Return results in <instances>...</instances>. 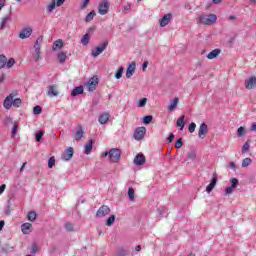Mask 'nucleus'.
Instances as JSON below:
<instances>
[{
  "instance_id": "obj_1",
  "label": "nucleus",
  "mask_w": 256,
  "mask_h": 256,
  "mask_svg": "<svg viewBox=\"0 0 256 256\" xmlns=\"http://www.w3.org/2000/svg\"><path fill=\"white\" fill-rule=\"evenodd\" d=\"M103 157H108L111 163H119L121 159V151L117 148H112L104 152Z\"/></svg>"
},
{
  "instance_id": "obj_2",
  "label": "nucleus",
  "mask_w": 256,
  "mask_h": 256,
  "mask_svg": "<svg viewBox=\"0 0 256 256\" xmlns=\"http://www.w3.org/2000/svg\"><path fill=\"white\" fill-rule=\"evenodd\" d=\"M216 21L217 15L215 14H201L198 17V23H201L202 25H213Z\"/></svg>"
},
{
  "instance_id": "obj_3",
  "label": "nucleus",
  "mask_w": 256,
  "mask_h": 256,
  "mask_svg": "<svg viewBox=\"0 0 256 256\" xmlns=\"http://www.w3.org/2000/svg\"><path fill=\"white\" fill-rule=\"evenodd\" d=\"M109 7H111V3L107 0H102L98 5L99 15H107L109 13Z\"/></svg>"
},
{
  "instance_id": "obj_4",
  "label": "nucleus",
  "mask_w": 256,
  "mask_h": 256,
  "mask_svg": "<svg viewBox=\"0 0 256 256\" xmlns=\"http://www.w3.org/2000/svg\"><path fill=\"white\" fill-rule=\"evenodd\" d=\"M107 45H109V42H103L100 46H97L95 49L91 51L92 57H99L105 49H107Z\"/></svg>"
},
{
  "instance_id": "obj_5",
  "label": "nucleus",
  "mask_w": 256,
  "mask_h": 256,
  "mask_svg": "<svg viewBox=\"0 0 256 256\" xmlns=\"http://www.w3.org/2000/svg\"><path fill=\"white\" fill-rule=\"evenodd\" d=\"M97 85H99V79L92 77L89 79L88 83L85 84V87H87L88 91L91 93L97 89Z\"/></svg>"
},
{
  "instance_id": "obj_6",
  "label": "nucleus",
  "mask_w": 256,
  "mask_h": 256,
  "mask_svg": "<svg viewBox=\"0 0 256 256\" xmlns=\"http://www.w3.org/2000/svg\"><path fill=\"white\" fill-rule=\"evenodd\" d=\"M109 213H111V208H109L107 205H102L96 212V217L101 219L103 217H107Z\"/></svg>"
},
{
  "instance_id": "obj_7",
  "label": "nucleus",
  "mask_w": 256,
  "mask_h": 256,
  "mask_svg": "<svg viewBox=\"0 0 256 256\" xmlns=\"http://www.w3.org/2000/svg\"><path fill=\"white\" fill-rule=\"evenodd\" d=\"M33 35V28L31 26L23 28L19 33L20 39H29V37Z\"/></svg>"
},
{
  "instance_id": "obj_8",
  "label": "nucleus",
  "mask_w": 256,
  "mask_h": 256,
  "mask_svg": "<svg viewBox=\"0 0 256 256\" xmlns=\"http://www.w3.org/2000/svg\"><path fill=\"white\" fill-rule=\"evenodd\" d=\"M147 129L145 127H138L134 132V139L136 141H141L145 137Z\"/></svg>"
},
{
  "instance_id": "obj_9",
  "label": "nucleus",
  "mask_w": 256,
  "mask_h": 256,
  "mask_svg": "<svg viewBox=\"0 0 256 256\" xmlns=\"http://www.w3.org/2000/svg\"><path fill=\"white\" fill-rule=\"evenodd\" d=\"M231 186H228L225 189V193L226 195H231V193H233V191H235V189H237V185H239V180L237 178H232L230 180Z\"/></svg>"
},
{
  "instance_id": "obj_10",
  "label": "nucleus",
  "mask_w": 256,
  "mask_h": 256,
  "mask_svg": "<svg viewBox=\"0 0 256 256\" xmlns=\"http://www.w3.org/2000/svg\"><path fill=\"white\" fill-rule=\"evenodd\" d=\"M15 97V94L11 93L10 95H8L3 102V107L4 109H11V107H13V98Z\"/></svg>"
},
{
  "instance_id": "obj_11",
  "label": "nucleus",
  "mask_w": 256,
  "mask_h": 256,
  "mask_svg": "<svg viewBox=\"0 0 256 256\" xmlns=\"http://www.w3.org/2000/svg\"><path fill=\"white\" fill-rule=\"evenodd\" d=\"M171 19H173V15L171 13L165 14L160 20V27H167L168 23H171Z\"/></svg>"
},
{
  "instance_id": "obj_12",
  "label": "nucleus",
  "mask_w": 256,
  "mask_h": 256,
  "mask_svg": "<svg viewBox=\"0 0 256 256\" xmlns=\"http://www.w3.org/2000/svg\"><path fill=\"white\" fill-rule=\"evenodd\" d=\"M48 97H57L59 95V89L57 88V85L52 84L48 87L47 92Z\"/></svg>"
},
{
  "instance_id": "obj_13",
  "label": "nucleus",
  "mask_w": 256,
  "mask_h": 256,
  "mask_svg": "<svg viewBox=\"0 0 256 256\" xmlns=\"http://www.w3.org/2000/svg\"><path fill=\"white\" fill-rule=\"evenodd\" d=\"M137 67V65L135 64V62H131L126 70V78L127 79H131V77H133V75L135 74V68Z\"/></svg>"
},
{
  "instance_id": "obj_14",
  "label": "nucleus",
  "mask_w": 256,
  "mask_h": 256,
  "mask_svg": "<svg viewBox=\"0 0 256 256\" xmlns=\"http://www.w3.org/2000/svg\"><path fill=\"white\" fill-rule=\"evenodd\" d=\"M73 153V147L66 149L65 153L62 154L63 161H71V159H73Z\"/></svg>"
},
{
  "instance_id": "obj_15",
  "label": "nucleus",
  "mask_w": 256,
  "mask_h": 256,
  "mask_svg": "<svg viewBox=\"0 0 256 256\" xmlns=\"http://www.w3.org/2000/svg\"><path fill=\"white\" fill-rule=\"evenodd\" d=\"M109 119H111V115L107 112H104L99 116L98 122L100 123V125H105L109 123Z\"/></svg>"
},
{
  "instance_id": "obj_16",
  "label": "nucleus",
  "mask_w": 256,
  "mask_h": 256,
  "mask_svg": "<svg viewBox=\"0 0 256 256\" xmlns=\"http://www.w3.org/2000/svg\"><path fill=\"white\" fill-rule=\"evenodd\" d=\"M245 87L248 90L253 89L254 87H256V77L252 76L249 79L245 80Z\"/></svg>"
},
{
  "instance_id": "obj_17",
  "label": "nucleus",
  "mask_w": 256,
  "mask_h": 256,
  "mask_svg": "<svg viewBox=\"0 0 256 256\" xmlns=\"http://www.w3.org/2000/svg\"><path fill=\"white\" fill-rule=\"evenodd\" d=\"M145 155L143 154H138L136 155V157L134 158V165H137V166H141V165H145Z\"/></svg>"
},
{
  "instance_id": "obj_18",
  "label": "nucleus",
  "mask_w": 256,
  "mask_h": 256,
  "mask_svg": "<svg viewBox=\"0 0 256 256\" xmlns=\"http://www.w3.org/2000/svg\"><path fill=\"white\" fill-rule=\"evenodd\" d=\"M207 131H208L207 124L202 123L199 127L198 137L200 139H205V135H206Z\"/></svg>"
},
{
  "instance_id": "obj_19",
  "label": "nucleus",
  "mask_w": 256,
  "mask_h": 256,
  "mask_svg": "<svg viewBox=\"0 0 256 256\" xmlns=\"http://www.w3.org/2000/svg\"><path fill=\"white\" fill-rule=\"evenodd\" d=\"M220 55H221V49L216 48L208 53L207 59L209 60L217 59V57H219Z\"/></svg>"
},
{
  "instance_id": "obj_20",
  "label": "nucleus",
  "mask_w": 256,
  "mask_h": 256,
  "mask_svg": "<svg viewBox=\"0 0 256 256\" xmlns=\"http://www.w3.org/2000/svg\"><path fill=\"white\" fill-rule=\"evenodd\" d=\"M32 227H33V225L31 223L26 222L21 225V231L24 235H29V233H31Z\"/></svg>"
},
{
  "instance_id": "obj_21",
  "label": "nucleus",
  "mask_w": 256,
  "mask_h": 256,
  "mask_svg": "<svg viewBox=\"0 0 256 256\" xmlns=\"http://www.w3.org/2000/svg\"><path fill=\"white\" fill-rule=\"evenodd\" d=\"M83 126L79 125L77 128H76V132L74 134V139L76 141H81V139H83Z\"/></svg>"
},
{
  "instance_id": "obj_22",
  "label": "nucleus",
  "mask_w": 256,
  "mask_h": 256,
  "mask_svg": "<svg viewBox=\"0 0 256 256\" xmlns=\"http://www.w3.org/2000/svg\"><path fill=\"white\" fill-rule=\"evenodd\" d=\"M11 19H12L11 13L7 14L6 16H4L2 18L1 23H0V29H5L7 27V23H9V21H11Z\"/></svg>"
},
{
  "instance_id": "obj_23",
  "label": "nucleus",
  "mask_w": 256,
  "mask_h": 256,
  "mask_svg": "<svg viewBox=\"0 0 256 256\" xmlns=\"http://www.w3.org/2000/svg\"><path fill=\"white\" fill-rule=\"evenodd\" d=\"M91 151H93V140H89L84 146L85 155H90Z\"/></svg>"
},
{
  "instance_id": "obj_24",
  "label": "nucleus",
  "mask_w": 256,
  "mask_h": 256,
  "mask_svg": "<svg viewBox=\"0 0 256 256\" xmlns=\"http://www.w3.org/2000/svg\"><path fill=\"white\" fill-rule=\"evenodd\" d=\"M215 185H217V177L213 176L210 184L206 187V192L209 194L213 189H215Z\"/></svg>"
},
{
  "instance_id": "obj_25",
  "label": "nucleus",
  "mask_w": 256,
  "mask_h": 256,
  "mask_svg": "<svg viewBox=\"0 0 256 256\" xmlns=\"http://www.w3.org/2000/svg\"><path fill=\"white\" fill-rule=\"evenodd\" d=\"M177 105H179V98L172 99L170 101V105L168 106V111H175Z\"/></svg>"
},
{
  "instance_id": "obj_26",
  "label": "nucleus",
  "mask_w": 256,
  "mask_h": 256,
  "mask_svg": "<svg viewBox=\"0 0 256 256\" xmlns=\"http://www.w3.org/2000/svg\"><path fill=\"white\" fill-rule=\"evenodd\" d=\"M58 49H63V40L58 39L53 43L52 50L58 51Z\"/></svg>"
},
{
  "instance_id": "obj_27",
  "label": "nucleus",
  "mask_w": 256,
  "mask_h": 256,
  "mask_svg": "<svg viewBox=\"0 0 256 256\" xmlns=\"http://www.w3.org/2000/svg\"><path fill=\"white\" fill-rule=\"evenodd\" d=\"M72 97H77V95H83V86L75 87L71 92Z\"/></svg>"
},
{
  "instance_id": "obj_28",
  "label": "nucleus",
  "mask_w": 256,
  "mask_h": 256,
  "mask_svg": "<svg viewBox=\"0 0 256 256\" xmlns=\"http://www.w3.org/2000/svg\"><path fill=\"white\" fill-rule=\"evenodd\" d=\"M176 126L180 127V131H183V128L185 127V116L182 115L176 122Z\"/></svg>"
},
{
  "instance_id": "obj_29",
  "label": "nucleus",
  "mask_w": 256,
  "mask_h": 256,
  "mask_svg": "<svg viewBox=\"0 0 256 256\" xmlns=\"http://www.w3.org/2000/svg\"><path fill=\"white\" fill-rule=\"evenodd\" d=\"M41 43H43V37L37 38L35 44H34V51H41Z\"/></svg>"
},
{
  "instance_id": "obj_30",
  "label": "nucleus",
  "mask_w": 256,
  "mask_h": 256,
  "mask_svg": "<svg viewBox=\"0 0 256 256\" xmlns=\"http://www.w3.org/2000/svg\"><path fill=\"white\" fill-rule=\"evenodd\" d=\"M59 63H65L67 61V53L66 52H59L58 55Z\"/></svg>"
},
{
  "instance_id": "obj_31",
  "label": "nucleus",
  "mask_w": 256,
  "mask_h": 256,
  "mask_svg": "<svg viewBox=\"0 0 256 256\" xmlns=\"http://www.w3.org/2000/svg\"><path fill=\"white\" fill-rule=\"evenodd\" d=\"M55 7H57L56 0H52L47 6V13H53V11H55Z\"/></svg>"
},
{
  "instance_id": "obj_32",
  "label": "nucleus",
  "mask_w": 256,
  "mask_h": 256,
  "mask_svg": "<svg viewBox=\"0 0 256 256\" xmlns=\"http://www.w3.org/2000/svg\"><path fill=\"white\" fill-rule=\"evenodd\" d=\"M95 15H97L95 10H92L89 14H87L85 18L86 23H91V20L95 18Z\"/></svg>"
},
{
  "instance_id": "obj_33",
  "label": "nucleus",
  "mask_w": 256,
  "mask_h": 256,
  "mask_svg": "<svg viewBox=\"0 0 256 256\" xmlns=\"http://www.w3.org/2000/svg\"><path fill=\"white\" fill-rule=\"evenodd\" d=\"M90 39H91V38H90L89 34H85V35L82 37V39H81L82 45H84V46L89 45Z\"/></svg>"
},
{
  "instance_id": "obj_34",
  "label": "nucleus",
  "mask_w": 256,
  "mask_h": 256,
  "mask_svg": "<svg viewBox=\"0 0 256 256\" xmlns=\"http://www.w3.org/2000/svg\"><path fill=\"white\" fill-rule=\"evenodd\" d=\"M7 65V56L0 55V69H3Z\"/></svg>"
},
{
  "instance_id": "obj_35",
  "label": "nucleus",
  "mask_w": 256,
  "mask_h": 256,
  "mask_svg": "<svg viewBox=\"0 0 256 256\" xmlns=\"http://www.w3.org/2000/svg\"><path fill=\"white\" fill-rule=\"evenodd\" d=\"M128 197L130 201H135V190L133 188L128 189Z\"/></svg>"
},
{
  "instance_id": "obj_36",
  "label": "nucleus",
  "mask_w": 256,
  "mask_h": 256,
  "mask_svg": "<svg viewBox=\"0 0 256 256\" xmlns=\"http://www.w3.org/2000/svg\"><path fill=\"white\" fill-rule=\"evenodd\" d=\"M37 219V213L35 211H31L28 213V221H35Z\"/></svg>"
},
{
  "instance_id": "obj_37",
  "label": "nucleus",
  "mask_w": 256,
  "mask_h": 256,
  "mask_svg": "<svg viewBox=\"0 0 256 256\" xmlns=\"http://www.w3.org/2000/svg\"><path fill=\"white\" fill-rule=\"evenodd\" d=\"M251 163H253V160H251V158H245L242 161V167H249Z\"/></svg>"
},
{
  "instance_id": "obj_38",
  "label": "nucleus",
  "mask_w": 256,
  "mask_h": 256,
  "mask_svg": "<svg viewBox=\"0 0 256 256\" xmlns=\"http://www.w3.org/2000/svg\"><path fill=\"white\" fill-rule=\"evenodd\" d=\"M123 66H121L120 68H118L117 72L115 73V77L117 79H121L123 77Z\"/></svg>"
},
{
  "instance_id": "obj_39",
  "label": "nucleus",
  "mask_w": 256,
  "mask_h": 256,
  "mask_svg": "<svg viewBox=\"0 0 256 256\" xmlns=\"http://www.w3.org/2000/svg\"><path fill=\"white\" fill-rule=\"evenodd\" d=\"M113 223H115V215H111L107 221H106V225L107 227H111V225H113Z\"/></svg>"
},
{
  "instance_id": "obj_40",
  "label": "nucleus",
  "mask_w": 256,
  "mask_h": 256,
  "mask_svg": "<svg viewBox=\"0 0 256 256\" xmlns=\"http://www.w3.org/2000/svg\"><path fill=\"white\" fill-rule=\"evenodd\" d=\"M15 65V58H10L8 61L6 60V67L7 69H11Z\"/></svg>"
},
{
  "instance_id": "obj_41",
  "label": "nucleus",
  "mask_w": 256,
  "mask_h": 256,
  "mask_svg": "<svg viewBox=\"0 0 256 256\" xmlns=\"http://www.w3.org/2000/svg\"><path fill=\"white\" fill-rule=\"evenodd\" d=\"M22 101H21V98H16L14 100H12V106L13 107H19L20 105H22Z\"/></svg>"
},
{
  "instance_id": "obj_42",
  "label": "nucleus",
  "mask_w": 256,
  "mask_h": 256,
  "mask_svg": "<svg viewBox=\"0 0 256 256\" xmlns=\"http://www.w3.org/2000/svg\"><path fill=\"white\" fill-rule=\"evenodd\" d=\"M152 121H153V116H151V115L145 116L143 118V123L145 125H149V123H151Z\"/></svg>"
},
{
  "instance_id": "obj_43",
  "label": "nucleus",
  "mask_w": 256,
  "mask_h": 256,
  "mask_svg": "<svg viewBox=\"0 0 256 256\" xmlns=\"http://www.w3.org/2000/svg\"><path fill=\"white\" fill-rule=\"evenodd\" d=\"M195 129H197V124H195L194 122H191L188 127L189 133H195Z\"/></svg>"
},
{
  "instance_id": "obj_44",
  "label": "nucleus",
  "mask_w": 256,
  "mask_h": 256,
  "mask_svg": "<svg viewBox=\"0 0 256 256\" xmlns=\"http://www.w3.org/2000/svg\"><path fill=\"white\" fill-rule=\"evenodd\" d=\"M145 105H147V98H142L137 103V107H145Z\"/></svg>"
},
{
  "instance_id": "obj_45",
  "label": "nucleus",
  "mask_w": 256,
  "mask_h": 256,
  "mask_svg": "<svg viewBox=\"0 0 256 256\" xmlns=\"http://www.w3.org/2000/svg\"><path fill=\"white\" fill-rule=\"evenodd\" d=\"M48 167H49V169H53V167H55V157H50L49 158Z\"/></svg>"
},
{
  "instance_id": "obj_46",
  "label": "nucleus",
  "mask_w": 256,
  "mask_h": 256,
  "mask_svg": "<svg viewBox=\"0 0 256 256\" xmlns=\"http://www.w3.org/2000/svg\"><path fill=\"white\" fill-rule=\"evenodd\" d=\"M249 149H251V145H249V141H247L242 148V153L245 154L247 153V151H249Z\"/></svg>"
},
{
  "instance_id": "obj_47",
  "label": "nucleus",
  "mask_w": 256,
  "mask_h": 256,
  "mask_svg": "<svg viewBox=\"0 0 256 256\" xmlns=\"http://www.w3.org/2000/svg\"><path fill=\"white\" fill-rule=\"evenodd\" d=\"M43 111V109L41 108V106H35L33 108V113L34 115H41V112Z\"/></svg>"
},
{
  "instance_id": "obj_48",
  "label": "nucleus",
  "mask_w": 256,
  "mask_h": 256,
  "mask_svg": "<svg viewBox=\"0 0 256 256\" xmlns=\"http://www.w3.org/2000/svg\"><path fill=\"white\" fill-rule=\"evenodd\" d=\"M237 135L238 137H243V135H245V128L243 126L238 128Z\"/></svg>"
},
{
  "instance_id": "obj_49",
  "label": "nucleus",
  "mask_w": 256,
  "mask_h": 256,
  "mask_svg": "<svg viewBox=\"0 0 256 256\" xmlns=\"http://www.w3.org/2000/svg\"><path fill=\"white\" fill-rule=\"evenodd\" d=\"M176 149H181L183 147V139L179 138L175 143Z\"/></svg>"
},
{
  "instance_id": "obj_50",
  "label": "nucleus",
  "mask_w": 256,
  "mask_h": 256,
  "mask_svg": "<svg viewBox=\"0 0 256 256\" xmlns=\"http://www.w3.org/2000/svg\"><path fill=\"white\" fill-rule=\"evenodd\" d=\"M19 129V125H17V122L14 123L13 128H12V136L15 137L17 134V131Z\"/></svg>"
},
{
  "instance_id": "obj_51",
  "label": "nucleus",
  "mask_w": 256,
  "mask_h": 256,
  "mask_svg": "<svg viewBox=\"0 0 256 256\" xmlns=\"http://www.w3.org/2000/svg\"><path fill=\"white\" fill-rule=\"evenodd\" d=\"M188 159H191L192 161H195L197 159V154H195L194 151L188 153Z\"/></svg>"
},
{
  "instance_id": "obj_52",
  "label": "nucleus",
  "mask_w": 256,
  "mask_h": 256,
  "mask_svg": "<svg viewBox=\"0 0 256 256\" xmlns=\"http://www.w3.org/2000/svg\"><path fill=\"white\" fill-rule=\"evenodd\" d=\"M66 231H73V224L71 222H68L65 224Z\"/></svg>"
},
{
  "instance_id": "obj_53",
  "label": "nucleus",
  "mask_w": 256,
  "mask_h": 256,
  "mask_svg": "<svg viewBox=\"0 0 256 256\" xmlns=\"http://www.w3.org/2000/svg\"><path fill=\"white\" fill-rule=\"evenodd\" d=\"M34 59L35 61H39V59H41V50H39L38 52L35 51Z\"/></svg>"
},
{
  "instance_id": "obj_54",
  "label": "nucleus",
  "mask_w": 256,
  "mask_h": 256,
  "mask_svg": "<svg viewBox=\"0 0 256 256\" xmlns=\"http://www.w3.org/2000/svg\"><path fill=\"white\" fill-rule=\"evenodd\" d=\"M43 137V131H39L38 133H36V141H41Z\"/></svg>"
},
{
  "instance_id": "obj_55",
  "label": "nucleus",
  "mask_w": 256,
  "mask_h": 256,
  "mask_svg": "<svg viewBox=\"0 0 256 256\" xmlns=\"http://www.w3.org/2000/svg\"><path fill=\"white\" fill-rule=\"evenodd\" d=\"M89 1L91 0H84L81 4V9H87V6L89 5Z\"/></svg>"
},
{
  "instance_id": "obj_56",
  "label": "nucleus",
  "mask_w": 256,
  "mask_h": 256,
  "mask_svg": "<svg viewBox=\"0 0 256 256\" xmlns=\"http://www.w3.org/2000/svg\"><path fill=\"white\" fill-rule=\"evenodd\" d=\"M5 189H7V185L2 184V185L0 186V195H3Z\"/></svg>"
},
{
  "instance_id": "obj_57",
  "label": "nucleus",
  "mask_w": 256,
  "mask_h": 256,
  "mask_svg": "<svg viewBox=\"0 0 256 256\" xmlns=\"http://www.w3.org/2000/svg\"><path fill=\"white\" fill-rule=\"evenodd\" d=\"M147 67H149V62H148V61H145V62L142 64V70H143V71H146V70H147Z\"/></svg>"
},
{
  "instance_id": "obj_58",
  "label": "nucleus",
  "mask_w": 256,
  "mask_h": 256,
  "mask_svg": "<svg viewBox=\"0 0 256 256\" xmlns=\"http://www.w3.org/2000/svg\"><path fill=\"white\" fill-rule=\"evenodd\" d=\"M175 139V134L170 133L169 137H168V141L169 143H173V140Z\"/></svg>"
},
{
  "instance_id": "obj_59",
  "label": "nucleus",
  "mask_w": 256,
  "mask_h": 256,
  "mask_svg": "<svg viewBox=\"0 0 256 256\" xmlns=\"http://www.w3.org/2000/svg\"><path fill=\"white\" fill-rule=\"evenodd\" d=\"M65 3V0H56V7H61Z\"/></svg>"
},
{
  "instance_id": "obj_60",
  "label": "nucleus",
  "mask_w": 256,
  "mask_h": 256,
  "mask_svg": "<svg viewBox=\"0 0 256 256\" xmlns=\"http://www.w3.org/2000/svg\"><path fill=\"white\" fill-rule=\"evenodd\" d=\"M250 131H256V122L251 125Z\"/></svg>"
},
{
  "instance_id": "obj_61",
  "label": "nucleus",
  "mask_w": 256,
  "mask_h": 256,
  "mask_svg": "<svg viewBox=\"0 0 256 256\" xmlns=\"http://www.w3.org/2000/svg\"><path fill=\"white\" fill-rule=\"evenodd\" d=\"M25 167H27V162H24L20 168V171L23 172Z\"/></svg>"
},
{
  "instance_id": "obj_62",
  "label": "nucleus",
  "mask_w": 256,
  "mask_h": 256,
  "mask_svg": "<svg viewBox=\"0 0 256 256\" xmlns=\"http://www.w3.org/2000/svg\"><path fill=\"white\" fill-rule=\"evenodd\" d=\"M235 19H237V16H236V15H230V16H229V20H230V21H235Z\"/></svg>"
},
{
  "instance_id": "obj_63",
  "label": "nucleus",
  "mask_w": 256,
  "mask_h": 256,
  "mask_svg": "<svg viewBox=\"0 0 256 256\" xmlns=\"http://www.w3.org/2000/svg\"><path fill=\"white\" fill-rule=\"evenodd\" d=\"M5 81V74L0 75V83H3Z\"/></svg>"
},
{
  "instance_id": "obj_64",
  "label": "nucleus",
  "mask_w": 256,
  "mask_h": 256,
  "mask_svg": "<svg viewBox=\"0 0 256 256\" xmlns=\"http://www.w3.org/2000/svg\"><path fill=\"white\" fill-rule=\"evenodd\" d=\"M230 167H231V169H235L236 168L235 162H231Z\"/></svg>"
}]
</instances>
